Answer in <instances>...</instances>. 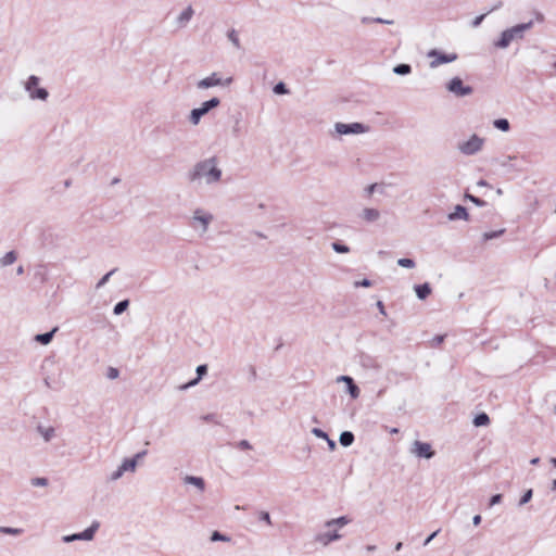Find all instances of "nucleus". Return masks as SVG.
Returning a JSON list of instances; mask_svg holds the SVG:
<instances>
[{
  "label": "nucleus",
  "instance_id": "41",
  "mask_svg": "<svg viewBox=\"0 0 556 556\" xmlns=\"http://www.w3.org/2000/svg\"><path fill=\"white\" fill-rule=\"evenodd\" d=\"M211 541H213V542H216V541L228 542L229 538H227L226 535L219 533L218 531H214L212 536H211Z\"/></svg>",
  "mask_w": 556,
  "mask_h": 556
},
{
  "label": "nucleus",
  "instance_id": "54",
  "mask_svg": "<svg viewBox=\"0 0 556 556\" xmlns=\"http://www.w3.org/2000/svg\"><path fill=\"white\" fill-rule=\"evenodd\" d=\"M326 441H327V444H328V447H329V450H330V451L336 450L337 444H336V442H334L333 440H331V439L328 437V440H326Z\"/></svg>",
  "mask_w": 556,
  "mask_h": 556
},
{
  "label": "nucleus",
  "instance_id": "35",
  "mask_svg": "<svg viewBox=\"0 0 556 556\" xmlns=\"http://www.w3.org/2000/svg\"><path fill=\"white\" fill-rule=\"evenodd\" d=\"M397 265L403 267V268L412 269V268H414L416 266V263L412 258H399L397 260Z\"/></svg>",
  "mask_w": 556,
  "mask_h": 556
},
{
  "label": "nucleus",
  "instance_id": "48",
  "mask_svg": "<svg viewBox=\"0 0 556 556\" xmlns=\"http://www.w3.org/2000/svg\"><path fill=\"white\" fill-rule=\"evenodd\" d=\"M378 184H371L365 188V193L367 197L372 195V193L378 189Z\"/></svg>",
  "mask_w": 556,
  "mask_h": 556
},
{
  "label": "nucleus",
  "instance_id": "38",
  "mask_svg": "<svg viewBox=\"0 0 556 556\" xmlns=\"http://www.w3.org/2000/svg\"><path fill=\"white\" fill-rule=\"evenodd\" d=\"M276 94H287L289 91L283 83H278L274 86L273 89Z\"/></svg>",
  "mask_w": 556,
  "mask_h": 556
},
{
  "label": "nucleus",
  "instance_id": "37",
  "mask_svg": "<svg viewBox=\"0 0 556 556\" xmlns=\"http://www.w3.org/2000/svg\"><path fill=\"white\" fill-rule=\"evenodd\" d=\"M532 495H533V491L531 489L527 490L519 501V506H523L527 503H529L532 498Z\"/></svg>",
  "mask_w": 556,
  "mask_h": 556
},
{
  "label": "nucleus",
  "instance_id": "58",
  "mask_svg": "<svg viewBox=\"0 0 556 556\" xmlns=\"http://www.w3.org/2000/svg\"><path fill=\"white\" fill-rule=\"evenodd\" d=\"M377 306L382 315H386L384 306L381 301H378Z\"/></svg>",
  "mask_w": 556,
  "mask_h": 556
},
{
  "label": "nucleus",
  "instance_id": "7",
  "mask_svg": "<svg viewBox=\"0 0 556 556\" xmlns=\"http://www.w3.org/2000/svg\"><path fill=\"white\" fill-rule=\"evenodd\" d=\"M220 104V100L217 97H213L200 104L199 108H194L188 115V121L192 126H198L201 118L206 115L211 110L217 108Z\"/></svg>",
  "mask_w": 556,
  "mask_h": 556
},
{
  "label": "nucleus",
  "instance_id": "8",
  "mask_svg": "<svg viewBox=\"0 0 556 556\" xmlns=\"http://www.w3.org/2000/svg\"><path fill=\"white\" fill-rule=\"evenodd\" d=\"M367 131V127L363 125L362 123H351L345 124L342 122H338L333 125V131L331 132V136L333 138L341 137V136H349V135H361L365 134Z\"/></svg>",
  "mask_w": 556,
  "mask_h": 556
},
{
  "label": "nucleus",
  "instance_id": "51",
  "mask_svg": "<svg viewBox=\"0 0 556 556\" xmlns=\"http://www.w3.org/2000/svg\"><path fill=\"white\" fill-rule=\"evenodd\" d=\"M501 501H502V495L501 494H495L490 500V506L497 505V504L501 503Z\"/></svg>",
  "mask_w": 556,
  "mask_h": 556
},
{
  "label": "nucleus",
  "instance_id": "56",
  "mask_svg": "<svg viewBox=\"0 0 556 556\" xmlns=\"http://www.w3.org/2000/svg\"><path fill=\"white\" fill-rule=\"evenodd\" d=\"M240 446H241V448H245V450L251 448V444L248 441H245V440H242L240 442Z\"/></svg>",
  "mask_w": 556,
  "mask_h": 556
},
{
  "label": "nucleus",
  "instance_id": "40",
  "mask_svg": "<svg viewBox=\"0 0 556 556\" xmlns=\"http://www.w3.org/2000/svg\"><path fill=\"white\" fill-rule=\"evenodd\" d=\"M115 269L109 271L108 274H105L97 283L96 288L97 289H100L102 288L110 279V277L114 274Z\"/></svg>",
  "mask_w": 556,
  "mask_h": 556
},
{
  "label": "nucleus",
  "instance_id": "14",
  "mask_svg": "<svg viewBox=\"0 0 556 556\" xmlns=\"http://www.w3.org/2000/svg\"><path fill=\"white\" fill-rule=\"evenodd\" d=\"M194 15V10L191 5H187L181 10L174 20V25L177 29H182L188 26Z\"/></svg>",
  "mask_w": 556,
  "mask_h": 556
},
{
  "label": "nucleus",
  "instance_id": "31",
  "mask_svg": "<svg viewBox=\"0 0 556 556\" xmlns=\"http://www.w3.org/2000/svg\"><path fill=\"white\" fill-rule=\"evenodd\" d=\"M0 533L18 536L23 533V529L0 526Z\"/></svg>",
  "mask_w": 556,
  "mask_h": 556
},
{
  "label": "nucleus",
  "instance_id": "60",
  "mask_svg": "<svg viewBox=\"0 0 556 556\" xmlns=\"http://www.w3.org/2000/svg\"><path fill=\"white\" fill-rule=\"evenodd\" d=\"M477 185H478V186H480V187H489L488 181H485V180H483V179L479 180V181L477 182Z\"/></svg>",
  "mask_w": 556,
  "mask_h": 556
},
{
  "label": "nucleus",
  "instance_id": "6",
  "mask_svg": "<svg viewBox=\"0 0 556 556\" xmlns=\"http://www.w3.org/2000/svg\"><path fill=\"white\" fill-rule=\"evenodd\" d=\"M233 81L232 76L223 77L219 73L213 72L208 76L197 81L198 90H207L214 87H229Z\"/></svg>",
  "mask_w": 556,
  "mask_h": 556
},
{
  "label": "nucleus",
  "instance_id": "24",
  "mask_svg": "<svg viewBox=\"0 0 556 556\" xmlns=\"http://www.w3.org/2000/svg\"><path fill=\"white\" fill-rule=\"evenodd\" d=\"M414 290L419 300H425L431 293L430 285L427 282L424 285L415 286Z\"/></svg>",
  "mask_w": 556,
  "mask_h": 556
},
{
  "label": "nucleus",
  "instance_id": "18",
  "mask_svg": "<svg viewBox=\"0 0 556 556\" xmlns=\"http://www.w3.org/2000/svg\"><path fill=\"white\" fill-rule=\"evenodd\" d=\"M182 482L186 485H192L200 493H202L205 490V481L202 477L187 475L182 478Z\"/></svg>",
  "mask_w": 556,
  "mask_h": 556
},
{
  "label": "nucleus",
  "instance_id": "21",
  "mask_svg": "<svg viewBox=\"0 0 556 556\" xmlns=\"http://www.w3.org/2000/svg\"><path fill=\"white\" fill-rule=\"evenodd\" d=\"M448 220H457V219H468V213L467 210L462 205H456L454 211L448 214L447 216Z\"/></svg>",
  "mask_w": 556,
  "mask_h": 556
},
{
  "label": "nucleus",
  "instance_id": "59",
  "mask_svg": "<svg viewBox=\"0 0 556 556\" xmlns=\"http://www.w3.org/2000/svg\"><path fill=\"white\" fill-rule=\"evenodd\" d=\"M365 548H366V551L368 553H374V552L377 551V546L376 545H367Z\"/></svg>",
  "mask_w": 556,
  "mask_h": 556
},
{
  "label": "nucleus",
  "instance_id": "25",
  "mask_svg": "<svg viewBox=\"0 0 556 556\" xmlns=\"http://www.w3.org/2000/svg\"><path fill=\"white\" fill-rule=\"evenodd\" d=\"M207 372V366L206 365H199L197 367V378L191 380L189 383L182 387V389H187L188 387H193L199 383V381L202 379V377Z\"/></svg>",
  "mask_w": 556,
  "mask_h": 556
},
{
  "label": "nucleus",
  "instance_id": "15",
  "mask_svg": "<svg viewBox=\"0 0 556 556\" xmlns=\"http://www.w3.org/2000/svg\"><path fill=\"white\" fill-rule=\"evenodd\" d=\"M337 383H345V391L350 394L353 400L359 397L361 391L359 388L355 384L354 380L350 376H339L336 379Z\"/></svg>",
  "mask_w": 556,
  "mask_h": 556
},
{
  "label": "nucleus",
  "instance_id": "45",
  "mask_svg": "<svg viewBox=\"0 0 556 556\" xmlns=\"http://www.w3.org/2000/svg\"><path fill=\"white\" fill-rule=\"evenodd\" d=\"M371 285H372L371 281L366 278L354 282L355 288H358V287L369 288V287H371Z\"/></svg>",
  "mask_w": 556,
  "mask_h": 556
},
{
  "label": "nucleus",
  "instance_id": "11",
  "mask_svg": "<svg viewBox=\"0 0 556 556\" xmlns=\"http://www.w3.org/2000/svg\"><path fill=\"white\" fill-rule=\"evenodd\" d=\"M25 89L28 92L30 99L45 101L48 98V91L45 88L39 87V78L37 76H30L26 81Z\"/></svg>",
  "mask_w": 556,
  "mask_h": 556
},
{
  "label": "nucleus",
  "instance_id": "16",
  "mask_svg": "<svg viewBox=\"0 0 556 556\" xmlns=\"http://www.w3.org/2000/svg\"><path fill=\"white\" fill-rule=\"evenodd\" d=\"M358 217L363 223L371 224L381 218V212L378 208L367 206L361 210Z\"/></svg>",
  "mask_w": 556,
  "mask_h": 556
},
{
  "label": "nucleus",
  "instance_id": "43",
  "mask_svg": "<svg viewBox=\"0 0 556 556\" xmlns=\"http://www.w3.org/2000/svg\"><path fill=\"white\" fill-rule=\"evenodd\" d=\"M258 518H260V520L264 521L266 525L271 526V518H270L269 513L261 511L258 514Z\"/></svg>",
  "mask_w": 556,
  "mask_h": 556
},
{
  "label": "nucleus",
  "instance_id": "44",
  "mask_svg": "<svg viewBox=\"0 0 556 556\" xmlns=\"http://www.w3.org/2000/svg\"><path fill=\"white\" fill-rule=\"evenodd\" d=\"M31 484L35 486H47L48 479L47 478H35L31 480Z\"/></svg>",
  "mask_w": 556,
  "mask_h": 556
},
{
  "label": "nucleus",
  "instance_id": "23",
  "mask_svg": "<svg viewBox=\"0 0 556 556\" xmlns=\"http://www.w3.org/2000/svg\"><path fill=\"white\" fill-rule=\"evenodd\" d=\"M517 159L518 155L516 154L505 155L503 160L500 161V165L508 170H517L516 166L513 164V162L516 161Z\"/></svg>",
  "mask_w": 556,
  "mask_h": 556
},
{
  "label": "nucleus",
  "instance_id": "32",
  "mask_svg": "<svg viewBox=\"0 0 556 556\" xmlns=\"http://www.w3.org/2000/svg\"><path fill=\"white\" fill-rule=\"evenodd\" d=\"M129 306V301L128 300H123L121 302H118L115 306H114V314L115 315H121L122 313H124Z\"/></svg>",
  "mask_w": 556,
  "mask_h": 556
},
{
  "label": "nucleus",
  "instance_id": "17",
  "mask_svg": "<svg viewBox=\"0 0 556 556\" xmlns=\"http://www.w3.org/2000/svg\"><path fill=\"white\" fill-rule=\"evenodd\" d=\"M169 73L164 66H156L150 73L152 84H165L168 80Z\"/></svg>",
  "mask_w": 556,
  "mask_h": 556
},
{
  "label": "nucleus",
  "instance_id": "3",
  "mask_svg": "<svg viewBox=\"0 0 556 556\" xmlns=\"http://www.w3.org/2000/svg\"><path fill=\"white\" fill-rule=\"evenodd\" d=\"M533 22L514 25L500 34V37L493 41V47L496 49H507L514 40H521L525 33L531 29Z\"/></svg>",
  "mask_w": 556,
  "mask_h": 556
},
{
  "label": "nucleus",
  "instance_id": "12",
  "mask_svg": "<svg viewBox=\"0 0 556 556\" xmlns=\"http://www.w3.org/2000/svg\"><path fill=\"white\" fill-rule=\"evenodd\" d=\"M98 528H99V523L93 522L89 528H87L83 532L63 535L62 541L64 543H72L74 541H92Z\"/></svg>",
  "mask_w": 556,
  "mask_h": 556
},
{
  "label": "nucleus",
  "instance_id": "53",
  "mask_svg": "<svg viewBox=\"0 0 556 556\" xmlns=\"http://www.w3.org/2000/svg\"><path fill=\"white\" fill-rule=\"evenodd\" d=\"M372 22H375V23H381V24H389V25L393 23L392 21L383 20V18H381V17H375V18H372Z\"/></svg>",
  "mask_w": 556,
  "mask_h": 556
},
{
  "label": "nucleus",
  "instance_id": "5",
  "mask_svg": "<svg viewBox=\"0 0 556 556\" xmlns=\"http://www.w3.org/2000/svg\"><path fill=\"white\" fill-rule=\"evenodd\" d=\"M485 138L478 134H471L468 138L457 142V151L465 156H473L483 151Z\"/></svg>",
  "mask_w": 556,
  "mask_h": 556
},
{
  "label": "nucleus",
  "instance_id": "1",
  "mask_svg": "<svg viewBox=\"0 0 556 556\" xmlns=\"http://www.w3.org/2000/svg\"><path fill=\"white\" fill-rule=\"evenodd\" d=\"M189 182L197 187H213L223 179L220 160L217 156H210L197 162L187 173Z\"/></svg>",
  "mask_w": 556,
  "mask_h": 556
},
{
  "label": "nucleus",
  "instance_id": "42",
  "mask_svg": "<svg viewBox=\"0 0 556 556\" xmlns=\"http://www.w3.org/2000/svg\"><path fill=\"white\" fill-rule=\"evenodd\" d=\"M312 433L319 439L328 440V434L319 428H313Z\"/></svg>",
  "mask_w": 556,
  "mask_h": 556
},
{
  "label": "nucleus",
  "instance_id": "19",
  "mask_svg": "<svg viewBox=\"0 0 556 556\" xmlns=\"http://www.w3.org/2000/svg\"><path fill=\"white\" fill-rule=\"evenodd\" d=\"M36 430L45 442H50L55 438V429L52 426L38 425Z\"/></svg>",
  "mask_w": 556,
  "mask_h": 556
},
{
  "label": "nucleus",
  "instance_id": "46",
  "mask_svg": "<svg viewBox=\"0 0 556 556\" xmlns=\"http://www.w3.org/2000/svg\"><path fill=\"white\" fill-rule=\"evenodd\" d=\"M485 16H486V14H481V15L476 16L475 20H472V22H471V26L473 28L479 27Z\"/></svg>",
  "mask_w": 556,
  "mask_h": 556
},
{
  "label": "nucleus",
  "instance_id": "49",
  "mask_svg": "<svg viewBox=\"0 0 556 556\" xmlns=\"http://www.w3.org/2000/svg\"><path fill=\"white\" fill-rule=\"evenodd\" d=\"M119 375V371L117 368L110 367L108 370V378L109 379H116Z\"/></svg>",
  "mask_w": 556,
  "mask_h": 556
},
{
  "label": "nucleus",
  "instance_id": "34",
  "mask_svg": "<svg viewBox=\"0 0 556 556\" xmlns=\"http://www.w3.org/2000/svg\"><path fill=\"white\" fill-rule=\"evenodd\" d=\"M331 248L333 249L334 252L340 253V254H345V253L350 252V248L348 245H345V244L340 243V242H333L331 244Z\"/></svg>",
  "mask_w": 556,
  "mask_h": 556
},
{
  "label": "nucleus",
  "instance_id": "26",
  "mask_svg": "<svg viewBox=\"0 0 556 556\" xmlns=\"http://www.w3.org/2000/svg\"><path fill=\"white\" fill-rule=\"evenodd\" d=\"M17 258V254L15 251H10L8 253H5L1 258H0V266L1 267H7V266H10L12 265Z\"/></svg>",
  "mask_w": 556,
  "mask_h": 556
},
{
  "label": "nucleus",
  "instance_id": "62",
  "mask_svg": "<svg viewBox=\"0 0 556 556\" xmlns=\"http://www.w3.org/2000/svg\"><path fill=\"white\" fill-rule=\"evenodd\" d=\"M539 462H540V458H539V457H535V458H532V459L530 460V464H531V465H538V464H539Z\"/></svg>",
  "mask_w": 556,
  "mask_h": 556
},
{
  "label": "nucleus",
  "instance_id": "29",
  "mask_svg": "<svg viewBox=\"0 0 556 556\" xmlns=\"http://www.w3.org/2000/svg\"><path fill=\"white\" fill-rule=\"evenodd\" d=\"M490 424V418L485 413H481L477 415L473 419V425L476 427H483Z\"/></svg>",
  "mask_w": 556,
  "mask_h": 556
},
{
  "label": "nucleus",
  "instance_id": "4",
  "mask_svg": "<svg viewBox=\"0 0 556 556\" xmlns=\"http://www.w3.org/2000/svg\"><path fill=\"white\" fill-rule=\"evenodd\" d=\"M214 222V215L204 207H197L189 217V227L199 236L207 233L211 224Z\"/></svg>",
  "mask_w": 556,
  "mask_h": 556
},
{
  "label": "nucleus",
  "instance_id": "36",
  "mask_svg": "<svg viewBox=\"0 0 556 556\" xmlns=\"http://www.w3.org/2000/svg\"><path fill=\"white\" fill-rule=\"evenodd\" d=\"M229 41L236 47V48H240V39H239V35L238 33L232 29L228 33L227 35Z\"/></svg>",
  "mask_w": 556,
  "mask_h": 556
},
{
  "label": "nucleus",
  "instance_id": "57",
  "mask_svg": "<svg viewBox=\"0 0 556 556\" xmlns=\"http://www.w3.org/2000/svg\"><path fill=\"white\" fill-rule=\"evenodd\" d=\"M444 340V336H437L435 338H433V343L434 344H441Z\"/></svg>",
  "mask_w": 556,
  "mask_h": 556
},
{
  "label": "nucleus",
  "instance_id": "64",
  "mask_svg": "<svg viewBox=\"0 0 556 556\" xmlns=\"http://www.w3.org/2000/svg\"><path fill=\"white\" fill-rule=\"evenodd\" d=\"M552 490L556 491V479L552 482Z\"/></svg>",
  "mask_w": 556,
  "mask_h": 556
},
{
  "label": "nucleus",
  "instance_id": "27",
  "mask_svg": "<svg viewBox=\"0 0 556 556\" xmlns=\"http://www.w3.org/2000/svg\"><path fill=\"white\" fill-rule=\"evenodd\" d=\"M339 441L342 446L348 447L354 442V434L350 431H343L340 434Z\"/></svg>",
  "mask_w": 556,
  "mask_h": 556
},
{
  "label": "nucleus",
  "instance_id": "47",
  "mask_svg": "<svg viewBox=\"0 0 556 556\" xmlns=\"http://www.w3.org/2000/svg\"><path fill=\"white\" fill-rule=\"evenodd\" d=\"M466 198L471 201L472 203H475L477 206H483L484 205V201H482L481 199L477 198V197H473L471 194H466Z\"/></svg>",
  "mask_w": 556,
  "mask_h": 556
},
{
  "label": "nucleus",
  "instance_id": "55",
  "mask_svg": "<svg viewBox=\"0 0 556 556\" xmlns=\"http://www.w3.org/2000/svg\"><path fill=\"white\" fill-rule=\"evenodd\" d=\"M481 522V516L480 515H476L472 517V523L473 526H479Z\"/></svg>",
  "mask_w": 556,
  "mask_h": 556
},
{
  "label": "nucleus",
  "instance_id": "30",
  "mask_svg": "<svg viewBox=\"0 0 556 556\" xmlns=\"http://www.w3.org/2000/svg\"><path fill=\"white\" fill-rule=\"evenodd\" d=\"M412 72V67L408 64H399L393 67V73L396 75H408Z\"/></svg>",
  "mask_w": 556,
  "mask_h": 556
},
{
  "label": "nucleus",
  "instance_id": "61",
  "mask_svg": "<svg viewBox=\"0 0 556 556\" xmlns=\"http://www.w3.org/2000/svg\"><path fill=\"white\" fill-rule=\"evenodd\" d=\"M24 273V267L22 265H20L17 268H16V274L17 275H22Z\"/></svg>",
  "mask_w": 556,
  "mask_h": 556
},
{
  "label": "nucleus",
  "instance_id": "10",
  "mask_svg": "<svg viewBox=\"0 0 556 556\" xmlns=\"http://www.w3.org/2000/svg\"><path fill=\"white\" fill-rule=\"evenodd\" d=\"M427 56L431 59L429 66L431 68H437L438 66L442 64L452 63L457 60V54L454 52L451 53H444L437 49H432L427 53Z\"/></svg>",
  "mask_w": 556,
  "mask_h": 556
},
{
  "label": "nucleus",
  "instance_id": "22",
  "mask_svg": "<svg viewBox=\"0 0 556 556\" xmlns=\"http://www.w3.org/2000/svg\"><path fill=\"white\" fill-rule=\"evenodd\" d=\"M56 330H58V328H53L50 332L36 334L35 341L42 345H48L52 341L53 336L56 332Z\"/></svg>",
  "mask_w": 556,
  "mask_h": 556
},
{
  "label": "nucleus",
  "instance_id": "52",
  "mask_svg": "<svg viewBox=\"0 0 556 556\" xmlns=\"http://www.w3.org/2000/svg\"><path fill=\"white\" fill-rule=\"evenodd\" d=\"M439 533V530L434 531L432 534H430L426 541L424 542V546H427Z\"/></svg>",
  "mask_w": 556,
  "mask_h": 556
},
{
  "label": "nucleus",
  "instance_id": "28",
  "mask_svg": "<svg viewBox=\"0 0 556 556\" xmlns=\"http://www.w3.org/2000/svg\"><path fill=\"white\" fill-rule=\"evenodd\" d=\"M493 126H494V128H496L503 132H507L510 129V124H509L508 119H506V118L494 119Z\"/></svg>",
  "mask_w": 556,
  "mask_h": 556
},
{
  "label": "nucleus",
  "instance_id": "9",
  "mask_svg": "<svg viewBox=\"0 0 556 556\" xmlns=\"http://www.w3.org/2000/svg\"><path fill=\"white\" fill-rule=\"evenodd\" d=\"M445 88L448 92L459 98L470 96L473 92L472 87L465 85L460 77L450 79Z\"/></svg>",
  "mask_w": 556,
  "mask_h": 556
},
{
  "label": "nucleus",
  "instance_id": "13",
  "mask_svg": "<svg viewBox=\"0 0 556 556\" xmlns=\"http://www.w3.org/2000/svg\"><path fill=\"white\" fill-rule=\"evenodd\" d=\"M409 452L418 458L430 459L434 456V451L432 450L431 444L419 440L413 442Z\"/></svg>",
  "mask_w": 556,
  "mask_h": 556
},
{
  "label": "nucleus",
  "instance_id": "39",
  "mask_svg": "<svg viewBox=\"0 0 556 556\" xmlns=\"http://www.w3.org/2000/svg\"><path fill=\"white\" fill-rule=\"evenodd\" d=\"M125 473L118 466L114 471L111 472L110 481H117V480L122 479Z\"/></svg>",
  "mask_w": 556,
  "mask_h": 556
},
{
  "label": "nucleus",
  "instance_id": "2",
  "mask_svg": "<svg viewBox=\"0 0 556 556\" xmlns=\"http://www.w3.org/2000/svg\"><path fill=\"white\" fill-rule=\"evenodd\" d=\"M350 522L351 518L348 516L327 520L324 523L325 530L316 534L315 541L323 546H328L330 543L341 540L343 535L339 531Z\"/></svg>",
  "mask_w": 556,
  "mask_h": 556
},
{
  "label": "nucleus",
  "instance_id": "50",
  "mask_svg": "<svg viewBox=\"0 0 556 556\" xmlns=\"http://www.w3.org/2000/svg\"><path fill=\"white\" fill-rule=\"evenodd\" d=\"M147 454V451H141V452H138L137 454H135L132 457H130L131 459H136V465L138 466L139 465V462L140 459H142Z\"/></svg>",
  "mask_w": 556,
  "mask_h": 556
},
{
  "label": "nucleus",
  "instance_id": "33",
  "mask_svg": "<svg viewBox=\"0 0 556 556\" xmlns=\"http://www.w3.org/2000/svg\"><path fill=\"white\" fill-rule=\"evenodd\" d=\"M504 232H505V229H500V230H496V231H488V232H484V233L482 235V240H483V241H488V240H491V239L498 238V237H501Z\"/></svg>",
  "mask_w": 556,
  "mask_h": 556
},
{
  "label": "nucleus",
  "instance_id": "63",
  "mask_svg": "<svg viewBox=\"0 0 556 556\" xmlns=\"http://www.w3.org/2000/svg\"><path fill=\"white\" fill-rule=\"evenodd\" d=\"M389 432H390L391 434H396V433L399 432V429H397V428H391V429L389 430Z\"/></svg>",
  "mask_w": 556,
  "mask_h": 556
},
{
  "label": "nucleus",
  "instance_id": "20",
  "mask_svg": "<svg viewBox=\"0 0 556 556\" xmlns=\"http://www.w3.org/2000/svg\"><path fill=\"white\" fill-rule=\"evenodd\" d=\"M119 468L123 470L124 473H135L137 471L138 466L136 465V459L126 457L119 464Z\"/></svg>",
  "mask_w": 556,
  "mask_h": 556
}]
</instances>
